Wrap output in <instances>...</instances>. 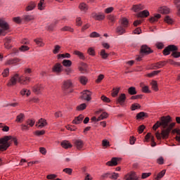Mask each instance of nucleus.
Returning a JSON list of instances; mask_svg holds the SVG:
<instances>
[{
    "instance_id": "nucleus-1",
    "label": "nucleus",
    "mask_w": 180,
    "mask_h": 180,
    "mask_svg": "<svg viewBox=\"0 0 180 180\" xmlns=\"http://www.w3.org/2000/svg\"><path fill=\"white\" fill-rule=\"evenodd\" d=\"M171 117H162L161 118V122L158 121L154 125H153V130H157L160 126H162L163 127V130H162L161 136L163 137V139H168V136H169V133H171V130L174 128L175 126V122L171 123ZM170 123V124H169Z\"/></svg>"
},
{
    "instance_id": "nucleus-2",
    "label": "nucleus",
    "mask_w": 180,
    "mask_h": 180,
    "mask_svg": "<svg viewBox=\"0 0 180 180\" xmlns=\"http://www.w3.org/2000/svg\"><path fill=\"white\" fill-rule=\"evenodd\" d=\"M29 74H32V69L26 68L25 70V75L21 77H19V75H14L8 83V86L16 85L18 82L22 85H27L30 82V77H28Z\"/></svg>"
},
{
    "instance_id": "nucleus-3",
    "label": "nucleus",
    "mask_w": 180,
    "mask_h": 180,
    "mask_svg": "<svg viewBox=\"0 0 180 180\" xmlns=\"http://www.w3.org/2000/svg\"><path fill=\"white\" fill-rule=\"evenodd\" d=\"M171 51H172V56L174 57V58H179L180 56V52H178V47L175 45H169L163 50V54L165 56H169Z\"/></svg>"
},
{
    "instance_id": "nucleus-4",
    "label": "nucleus",
    "mask_w": 180,
    "mask_h": 180,
    "mask_svg": "<svg viewBox=\"0 0 180 180\" xmlns=\"http://www.w3.org/2000/svg\"><path fill=\"white\" fill-rule=\"evenodd\" d=\"M127 25H129V21H127V19L122 18L121 20V25L116 28V33H117V34L120 36L124 34V33H126V27H127Z\"/></svg>"
},
{
    "instance_id": "nucleus-5",
    "label": "nucleus",
    "mask_w": 180,
    "mask_h": 180,
    "mask_svg": "<svg viewBox=\"0 0 180 180\" xmlns=\"http://www.w3.org/2000/svg\"><path fill=\"white\" fill-rule=\"evenodd\" d=\"M11 139H12V137L8 136L0 139V151H6V150L9 148L11 146L9 140H11Z\"/></svg>"
},
{
    "instance_id": "nucleus-6",
    "label": "nucleus",
    "mask_w": 180,
    "mask_h": 180,
    "mask_svg": "<svg viewBox=\"0 0 180 180\" xmlns=\"http://www.w3.org/2000/svg\"><path fill=\"white\" fill-rule=\"evenodd\" d=\"M9 32V24L3 19H0V35L6 36Z\"/></svg>"
},
{
    "instance_id": "nucleus-7",
    "label": "nucleus",
    "mask_w": 180,
    "mask_h": 180,
    "mask_svg": "<svg viewBox=\"0 0 180 180\" xmlns=\"http://www.w3.org/2000/svg\"><path fill=\"white\" fill-rule=\"evenodd\" d=\"M32 92L35 94L36 95H40L41 92L43 91V89H44V86L43 84H35L34 86L32 87Z\"/></svg>"
},
{
    "instance_id": "nucleus-8",
    "label": "nucleus",
    "mask_w": 180,
    "mask_h": 180,
    "mask_svg": "<svg viewBox=\"0 0 180 180\" xmlns=\"http://www.w3.org/2000/svg\"><path fill=\"white\" fill-rule=\"evenodd\" d=\"M35 126L36 127H38V129H43V127H46V126H47V121L41 118L37 122Z\"/></svg>"
},
{
    "instance_id": "nucleus-9",
    "label": "nucleus",
    "mask_w": 180,
    "mask_h": 180,
    "mask_svg": "<svg viewBox=\"0 0 180 180\" xmlns=\"http://www.w3.org/2000/svg\"><path fill=\"white\" fill-rule=\"evenodd\" d=\"M91 91H88V90H86V91H84L82 92V95L81 96V98L82 99H84V101H91Z\"/></svg>"
},
{
    "instance_id": "nucleus-10",
    "label": "nucleus",
    "mask_w": 180,
    "mask_h": 180,
    "mask_svg": "<svg viewBox=\"0 0 180 180\" xmlns=\"http://www.w3.org/2000/svg\"><path fill=\"white\" fill-rule=\"evenodd\" d=\"M91 17L93 19H95V20H103V19H105V14L101 13H93L91 14Z\"/></svg>"
},
{
    "instance_id": "nucleus-11",
    "label": "nucleus",
    "mask_w": 180,
    "mask_h": 180,
    "mask_svg": "<svg viewBox=\"0 0 180 180\" xmlns=\"http://www.w3.org/2000/svg\"><path fill=\"white\" fill-rule=\"evenodd\" d=\"M117 161H120V158H112L110 161L106 162V165H108V167H116L117 165Z\"/></svg>"
},
{
    "instance_id": "nucleus-12",
    "label": "nucleus",
    "mask_w": 180,
    "mask_h": 180,
    "mask_svg": "<svg viewBox=\"0 0 180 180\" xmlns=\"http://www.w3.org/2000/svg\"><path fill=\"white\" fill-rule=\"evenodd\" d=\"M126 180H139V177L136 174V172H132L125 176Z\"/></svg>"
},
{
    "instance_id": "nucleus-13",
    "label": "nucleus",
    "mask_w": 180,
    "mask_h": 180,
    "mask_svg": "<svg viewBox=\"0 0 180 180\" xmlns=\"http://www.w3.org/2000/svg\"><path fill=\"white\" fill-rule=\"evenodd\" d=\"M53 72H56V74H60L61 71H63V65H61L60 63H56L53 69H52Z\"/></svg>"
},
{
    "instance_id": "nucleus-14",
    "label": "nucleus",
    "mask_w": 180,
    "mask_h": 180,
    "mask_svg": "<svg viewBox=\"0 0 180 180\" xmlns=\"http://www.w3.org/2000/svg\"><path fill=\"white\" fill-rule=\"evenodd\" d=\"M74 143L77 150H82V147H84V141L81 139H76L74 141Z\"/></svg>"
},
{
    "instance_id": "nucleus-15",
    "label": "nucleus",
    "mask_w": 180,
    "mask_h": 180,
    "mask_svg": "<svg viewBox=\"0 0 180 180\" xmlns=\"http://www.w3.org/2000/svg\"><path fill=\"white\" fill-rule=\"evenodd\" d=\"M141 54H150L153 53V51L147 45H143L141 48Z\"/></svg>"
},
{
    "instance_id": "nucleus-16",
    "label": "nucleus",
    "mask_w": 180,
    "mask_h": 180,
    "mask_svg": "<svg viewBox=\"0 0 180 180\" xmlns=\"http://www.w3.org/2000/svg\"><path fill=\"white\" fill-rule=\"evenodd\" d=\"M72 82L71 80H66L63 82V89L67 91V89L72 88Z\"/></svg>"
},
{
    "instance_id": "nucleus-17",
    "label": "nucleus",
    "mask_w": 180,
    "mask_h": 180,
    "mask_svg": "<svg viewBox=\"0 0 180 180\" xmlns=\"http://www.w3.org/2000/svg\"><path fill=\"white\" fill-rule=\"evenodd\" d=\"M19 61H20V60H19V58H15L13 59L7 60L5 65H13V64H16L17 63H19Z\"/></svg>"
},
{
    "instance_id": "nucleus-18",
    "label": "nucleus",
    "mask_w": 180,
    "mask_h": 180,
    "mask_svg": "<svg viewBox=\"0 0 180 180\" xmlns=\"http://www.w3.org/2000/svg\"><path fill=\"white\" fill-rule=\"evenodd\" d=\"M126 101V94H122L117 99V102L120 103V105H124Z\"/></svg>"
},
{
    "instance_id": "nucleus-19",
    "label": "nucleus",
    "mask_w": 180,
    "mask_h": 180,
    "mask_svg": "<svg viewBox=\"0 0 180 180\" xmlns=\"http://www.w3.org/2000/svg\"><path fill=\"white\" fill-rule=\"evenodd\" d=\"M167 64L166 61H161L157 63H155L153 66V70H155L157 68H162V67H164V65H165Z\"/></svg>"
},
{
    "instance_id": "nucleus-20",
    "label": "nucleus",
    "mask_w": 180,
    "mask_h": 180,
    "mask_svg": "<svg viewBox=\"0 0 180 180\" xmlns=\"http://www.w3.org/2000/svg\"><path fill=\"white\" fill-rule=\"evenodd\" d=\"M150 15V12L147 10H144L143 11L139 12L137 14L138 18H147Z\"/></svg>"
},
{
    "instance_id": "nucleus-21",
    "label": "nucleus",
    "mask_w": 180,
    "mask_h": 180,
    "mask_svg": "<svg viewBox=\"0 0 180 180\" xmlns=\"http://www.w3.org/2000/svg\"><path fill=\"white\" fill-rule=\"evenodd\" d=\"M82 120H84V115H79L73 120L72 123H74L75 124H79V123H81Z\"/></svg>"
},
{
    "instance_id": "nucleus-22",
    "label": "nucleus",
    "mask_w": 180,
    "mask_h": 180,
    "mask_svg": "<svg viewBox=\"0 0 180 180\" xmlns=\"http://www.w3.org/2000/svg\"><path fill=\"white\" fill-rule=\"evenodd\" d=\"M142 9H144V6L141 4L134 5L132 7V11L134 12H139V11H142Z\"/></svg>"
},
{
    "instance_id": "nucleus-23",
    "label": "nucleus",
    "mask_w": 180,
    "mask_h": 180,
    "mask_svg": "<svg viewBox=\"0 0 180 180\" xmlns=\"http://www.w3.org/2000/svg\"><path fill=\"white\" fill-rule=\"evenodd\" d=\"M61 146L63 148H71V147H72V145L68 141H63L61 142Z\"/></svg>"
},
{
    "instance_id": "nucleus-24",
    "label": "nucleus",
    "mask_w": 180,
    "mask_h": 180,
    "mask_svg": "<svg viewBox=\"0 0 180 180\" xmlns=\"http://www.w3.org/2000/svg\"><path fill=\"white\" fill-rule=\"evenodd\" d=\"M79 9L82 11V12H86L88 11V5L85 3H81L79 5Z\"/></svg>"
},
{
    "instance_id": "nucleus-25",
    "label": "nucleus",
    "mask_w": 180,
    "mask_h": 180,
    "mask_svg": "<svg viewBox=\"0 0 180 180\" xmlns=\"http://www.w3.org/2000/svg\"><path fill=\"white\" fill-rule=\"evenodd\" d=\"M24 120H25V114L20 113L16 117L15 122H17V123H22V122H23Z\"/></svg>"
},
{
    "instance_id": "nucleus-26",
    "label": "nucleus",
    "mask_w": 180,
    "mask_h": 180,
    "mask_svg": "<svg viewBox=\"0 0 180 180\" xmlns=\"http://www.w3.org/2000/svg\"><path fill=\"white\" fill-rule=\"evenodd\" d=\"M159 12L160 13H163L164 15H167L169 13V8L167 7L163 6L159 9Z\"/></svg>"
},
{
    "instance_id": "nucleus-27",
    "label": "nucleus",
    "mask_w": 180,
    "mask_h": 180,
    "mask_svg": "<svg viewBox=\"0 0 180 180\" xmlns=\"http://www.w3.org/2000/svg\"><path fill=\"white\" fill-rule=\"evenodd\" d=\"M160 18H161V15L157 14L154 17H151L149 19V22H150V23H154V22H158V19H160Z\"/></svg>"
},
{
    "instance_id": "nucleus-28",
    "label": "nucleus",
    "mask_w": 180,
    "mask_h": 180,
    "mask_svg": "<svg viewBox=\"0 0 180 180\" xmlns=\"http://www.w3.org/2000/svg\"><path fill=\"white\" fill-rule=\"evenodd\" d=\"M74 54H75V56H78V57L81 60H85V56H84V53L82 52H81L79 51H75Z\"/></svg>"
},
{
    "instance_id": "nucleus-29",
    "label": "nucleus",
    "mask_w": 180,
    "mask_h": 180,
    "mask_svg": "<svg viewBox=\"0 0 180 180\" xmlns=\"http://www.w3.org/2000/svg\"><path fill=\"white\" fill-rule=\"evenodd\" d=\"M100 56L103 58L104 60H106L108 57H109V54L106 53V51L105 49H102L100 53Z\"/></svg>"
},
{
    "instance_id": "nucleus-30",
    "label": "nucleus",
    "mask_w": 180,
    "mask_h": 180,
    "mask_svg": "<svg viewBox=\"0 0 180 180\" xmlns=\"http://www.w3.org/2000/svg\"><path fill=\"white\" fill-rule=\"evenodd\" d=\"M128 94L129 95H136L137 94V91H136V87L131 86L128 89Z\"/></svg>"
},
{
    "instance_id": "nucleus-31",
    "label": "nucleus",
    "mask_w": 180,
    "mask_h": 180,
    "mask_svg": "<svg viewBox=\"0 0 180 180\" xmlns=\"http://www.w3.org/2000/svg\"><path fill=\"white\" fill-rule=\"evenodd\" d=\"M34 8H36V4L34 3H30L25 8V11H27V12H29V11H33V9H34Z\"/></svg>"
},
{
    "instance_id": "nucleus-32",
    "label": "nucleus",
    "mask_w": 180,
    "mask_h": 180,
    "mask_svg": "<svg viewBox=\"0 0 180 180\" xmlns=\"http://www.w3.org/2000/svg\"><path fill=\"white\" fill-rule=\"evenodd\" d=\"M120 91V88H114L113 89H112V94H111V95H112V96L113 97V98H116V96H117V95H119V91Z\"/></svg>"
},
{
    "instance_id": "nucleus-33",
    "label": "nucleus",
    "mask_w": 180,
    "mask_h": 180,
    "mask_svg": "<svg viewBox=\"0 0 180 180\" xmlns=\"http://www.w3.org/2000/svg\"><path fill=\"white\" fill-rule=\"evenodd\" d=\"M62 63L64 67H71L72 65V62L70 60H63Z\"/></svg>"
},
{
    "instance_id": "nucleus-34",
    "label": "nucleus",
    "mask_w": 180,
    "mask_h": 180,
    "mask_svg": "<svg viewBox=\"0 0 180 180\" xmlns=\"http://www.w3.org/2000/svg\"><path fill=\"white\" fill-rule=\"evenodd\" d=\"M79 79L82 85H86V82H88V79L86 78V77L81 76Z\"/></svg>"
},
{
    "instance_id": "nucleus-35",
    "label": "nucleus",
    "mask_w": 180,
    "mask_h": 180,
    "mask_svg": "<svg viewBox=\"0 0 180 180\" xmlns=\"http://www.w3.org/2000/svg\"><path fill=\"white\" fill-rule=\"evenodd\" d=\"M86 68H88V65L82 63V66L79 68V71L84 74V72H86Z\"/></svg>"
},
{
    "instance_id": "nucleus-36",
    "label": "nucleus",
    "mask_w": 180,
    "mask_h": 180,
    "mask_svg": "<svg viewBox=\"0 0 180 180\" xmlns=\"http://www.w3.org/2000/svg\"><path fill=\"white\" fill-rule=\"evenodd\" d=\"M34 19V16L32 15H24V20L26 22H30V20H33Z\"/></svg>"
},
{
    "instance_id": "nucleus-37",
    "label": "nucleus",
    "mask_w": 180,
    "mask_h": 180,
    "mask_svg": "<svg viewBox=\"0 0 180 180\" xmlns=\"http://www.w3.org/2000/svg\"><path fill=\"white\" fill-rule=\"evenodd\" d=\"M151 140V141H154V136L151 135V133H148L145 136L146 141H148V140Z\"/></svg>"
},
{
    "instance_id": "nucleus-38",
    "label": "nucleus",
    "mask_w": 180,
    "mask_h": 180,
    "mask_svg": "<svg viewBox=\"0 0 180 180\" xmlns=\"http://www.w3.org/2000/svg\"><path fill=\"white\" fill-rule=\"evenodd\" d=\"M44 0H40L38 4V9H39V11H43L44 9Z\"/></svg>"
},
{
    "instance_id": "nucleus-39",
    "label": "nucleus",
    "mask_w": 180,
    "mask_h": 180,
    "mask_svg": "<svg viewBox=\"0 0 180 180\" xmlns=\"http://www.w3.org/2000/svg\"><path fill=\"white\" fill-rule=\"evenodd\" d=\"M71 55L68 53L58 55V58H70Z\"/></svg>"
},
{
    "instance_id": "nucleus-40",
    "label": "nucleus",
    "mask_w": 180,
    "mask_h": 180,
    "mask_svg": "<svg viewBox=\"0 0 180 180\" xmlns=\"http://www.w3.org/2000/svg\"><path fill=\"white\" fill-rule=\"evenodd\" d=\"M108 113L103 112L98 117V120H103L104 119L108 118Z\"/></svg>"
},
{
    "instance_id": "nucleus-41",
    "label": "nucleus",
    "mask_w": 180,
    "mask_h": 180,
    "mask_svg": "<svg viewBox=\"0 0 180 180\" xmlns=\"http://www.w3.org/2000/svg\"><path fill=\"white\" fill-rule=\"evenodd\" d=\"M11 42H12V38L8 37V38L5 39L4 46H5L6 49H9V46H8V44H9Z\"/></svg>"
},
{
    "instance_id": "nucleus-42",
    "label": "nucleus",
    "mask_w": 180,
    "mask_h": 180,
    "mask_svg": "<svg viewBox=\"0 0 180 180\" xmlns=\"http://www.w3.org/2000/svg\"><path fill=\"white\" fill-rule=\"evenodd\" d=\"M34 41H35L36 44H37V46H39L40 47H43V46H44V43H43L41 39H34Z\"/></svg>"
},
{
    "instance_id": "nucleus-43",
    "label": "nucleus",
    "mask_w": 180,
    "mask_h": 180,
    "mask_svg": "<svg viewBox=\"0 0 180 180\" xmlns=\"http://www.w3.org/2000/svg\"><path fill=\"white\" fill-rule=\"evenodd\" d=\"M165 172H166V170L165 169H163L158 174V176H156V179H161V178H162L164 176V175H165Z\"/></svg>"
},
{
    "instance_id": "nucleus-44",
    "label": "nucleus",
    "mask_w": 180,
    "mask_h": 180,
    "mask_svg": "<svg viewBox=\"0 0 180 180\" xmlns=\"http://www.w3.org/2000/svg\"><path fill=\"white\" fill-rule=\"evenodd\" d=\"M27 125L30 126V127H33L34 126V123H36V121L34 120H27L26 121Z\"/></svg>"
},
{
    "instance_id": "nucleus-45",
    "label": "nucleus",
    "mask_w": 180,
    "mask_h": 180,
    "mask_svg": "<svg viewBox=\"0 0 180 180\" xmlns=\"http://www.w3.org/2000/svg\"><path fill=\"white\" fill-rule=\"evenodd\" d=\"M150 85H152V88H153V91H158V86L157 84L156 81H152L150 83Z\"/></svg>"
},
{
    "instance_id": "nucleus-46",
    "label": "nucleus",
    "mask_w": 180,
    "mask_h": 180,
    "mask_svg": "<svg viewBox=\"0 0 180 180\" xmlns=\"http://www.w3.org/2000/svg\"><path fill=\"white\" fill-rule=\"evenodd\" d=\"M20 94H21V95H26L27 96H29L30 95V94H31V92H30V90H27V89H22L21 91H20Z\"/></svg>"
},
{
    "instance_id": "nucleus-47",
    "label": "nucleus",
    "mask_w": 180,
    "mask_h": 180,
    "mask_svg": "<svg viewBox=\"0 0 180 180\" xmlns=\"http://www.w3.org/2000/svg\"><path fill=\"white\" fill-rule=\"evenodd\" d=\"M77 110H84V109H86V103H82L79 106L77 107Z\"/></svg>"
},
{
    "instance_id": "nucleus-48",
    "label": "nucleus",
    "mask_w": 180,
    "mask_h": 180,
    "mask_svg": "<svg viewBox=\"0 0 180 180\" xmlns=\"http://www.w3.org/2000/svg\"><path fill=\"white\" fill-rule=\"evenodd\" d=\"M141 106H140V104L139 103H134L131 105V110H136V109H140Z\"/></svg>"
},
{
    "instance_id": "nucleus-49",
    "label": "nucleus",
    "mask_w": 180,
    "mask_h": 180,
    "mask_svg": "<svg viewBox=\"0 0 180 180\" xmlns=\"http://www.w3.org/2000/svg\"><path fill=\"white\" fill-rule=\"evenodd\" d=\"M165 22H166V23H168V25H172V22H174L171 18L168 15H167L165 18Z\"/></svg>"
},
{
    "instance_id": "nucleus-50",
    "label": "nucleus",
    "mask_w": 180,
    "mask_h": 180,
    "mask_svg": "<svg viewBox=\"0 0 180 180\" xmlns=\"http://www.w3.org/2000/svg\"><path fill=\"white\" fill-rule=\"evenodd\" d=\"M62 32H74V29L68 27V26H65L64 27H63L61 29Z\"/></svg>"
},
{
    "instance_id": "nucleus-51",
    "label": "nucleus",
    "mask_w": 180,
    "mask_h": 180,
    "mask_svg": "<svg viewBox=\"0 0 180 180\" xmlns=\"http://www.w3.org/2000/svg\"><path fill=\"white\" fill-rule=\"evenodd\" d=\"M146 112H141L136 115V119H143V117H146Z\"/></svg>"
},
{
    "instance_id": "nucleus-52",
    "label": "nucleus",
    "mask_w": 180,
    "mask_h": 180,
    "mask_svg": "<svg viewBox=\"0 0 180 180\" xmlns=\"http://www.w3.org/2000/svg\"><path fill=\"white\" fill-rule=\"evenodd\" d=\"M87 53L89 54V56H95V49H94L92 47H90L88 49Z\"/></svg>"
},
{
    "instance_id": "nucleus-53",
    "label": "nucleus",
    "mask_w": 180,
    "mask_h": 180,
    "mask_svg": "<svg viewBox=\"0 0 180 180\" xmlns=\"http://www.w3.org/2000/svg\"><path fill=\"white\" fill-rule=\"evenodd\" d=\"M63 172H65V174H68V175H71V174H72V169L65 168V169H63Z\"/></svg>"
},
{
    "instance_id": "nucleus-54",
    "label": "nucleus",
    "mask_w": 180,
    "mask_h": 180,
    "mask_svg": "<svg viewBox=\"0 0 180 180\" xmlns=\"http://www.w3.org/2000/svg\"><path fill=\"white\" fill-rule=\"evenodd\" d=\"M39 153L43 155H46L47 154V150H46V148L41 147L39 148Z\"/></svg>"
},
{
    "instance_id": "nucleus-55",
    "label": "nucleus",
    "mask_w": 180,
    "mask_h": 180,
    "mask_svg": "<svg viewBox=\"0 0 180 180\" xmlns=\"http://www.w3.org/2000/svg\"><path fill=\"white\" fill-rule=\"evenodd\" d=\"M90 37H92V38L101 37V34H99V33H98V32H93L90 34Z\"/></svg>"
},
{
    "instance_id": "nucleus-56",
    "label": "nucleus",
    "mask_w": 180,
    "mask_h": 180,
    "mask_svg": "<svg viewBox=\"0 0 180 180\" xmlns=\"http://www.w3.org/2000/svg\"><path fill=\"white\" fill-rule=\"evenodd\" d=\"M142 91L145 94H150V89H148V86H142Z\"/></svg>"
},
{
    "instance_id": "nucleus-57",
    "label": "nucleus",
    "mask_w": 180,
    "mask_h": 180,
    "mask_svg": "<svg viewBox=\"0 0 180 180\" xmlns=\"http://www.w3.org/2000/svg\"><path fill=\"white\" fill-rule=\"evenodd\" d=\"M21 130L22 131H26V130H29V126L25 124H21Z\"/></svg>"
},
{
    "instance_id": "nucleus-58",
    "label": "nucleus",
    "mask_w": 180,
    "mask_h": 180,
    "mask_svg": "<svg viewBox=\"0 0 180 180\" xmlns=\"http://www.w3.org/2000/svg\"><path fill=\"white\" fill-rule=\"evenodd\" d=\"M119 176V174H117V173H116V172H113L111 175H110V178L111 179H117V177Z\"/></svg>"
},
{
    "instance_id": "nucleus-59",
    "label": "nucleus",
    "mask_w": 180,
    "mask_h": 180,
    "mask_svg": "<svg viewBox=\"0 0 180 180\" xmlns=\"http://www.w3.org/2000/svg\"><path fill=\"white\" fill-rule=\"evenodd\" d=\"M20 51H27L29 50V46L26 45H22L20 47Z\"/></svg>"
},
{
    "instance_id": "nucleus-60",
    "label": "nucleus",
    "mask_w": 180,
    "mask_h": 180,
    "mask_svg": "<svg viewBox=\"0 0 180 180\" xmlns=\"http://www.w3.org/2000/svg\"><path fill=\"white\" fill-rule=\"evenodd\" d=\"M92 179H94V178L91 174H89V173H85L84 180H92Z\"/></svg>"
},
{
    "instance_id": "nucleus-61",
    "label": "nucleus",
    "mask_w": 180,
    "mask_h": 180,
    "mask_svg": "<svg viewBox=\"0 0 180 180\" xmlns=\"http://www.w3.org/2000/svg\"><path fill=\"white\" fill-rule=\"evenodd\" d=\"M157 162L158 164H159V165H162V164H164V158L160 157L159 158H158Z\"/></svg>"
},
{
    "instance_id": "nucleus-62",
    "label": "nucleus",
    "mask_w": 180,
    "mask_h": 180,
    "mask_svg": "<svg viewBox=\"0 0 180 180\" xmlns=\"http://www.w3.org/2000/svg\"><path fill=\"white\" fill-rule=\"evenodd\" d=\"M101 100H103V102H106L107 103H109V102H110V99L105 96H102Z\"/></svg>"
},
{
    "instance_id": "nucleus-63",
    "label": "nucleus",
    "mask_w": 180,
    "mask_h": 180,
    "mask_svg": "<svg viewBox=\"0 0 180 180\" xmlns=\"http://www.w3.org/2000/svg\"><path fill=\"white\" fill-rule=\"evenodd\" d=\"M46 134V131L44 130H41V131H35V134L37 136H43V134Z\"/></svg>"
},
{
    "instance_id": "nucleus-64",
    "label": "nucleus",
    "mask_w": 180,
    "mask_h": 180,
    "mask_svg": "<svg viewBox=\"0 0 180 180\" xmlns=\"http://www.w3.org/2000/svg\"><path fill=\"white\" fill-rule=\"evenodd\" d=\"M9 75V68H6L4 70L2 75L3 77H7Z\"/></svg>"
}]
</instances>
